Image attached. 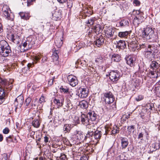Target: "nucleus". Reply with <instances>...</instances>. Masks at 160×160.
I'll use <instances>...</instances> for the list:
<instances>
[{
    "mask_svg": "<svg viewBox=\"0 0 160 160\" xmlns=\"http://www.w3.org/2000/svg\"><path fill=\"white\" fill-rule=\"evenodd\" d=\"M11 50L8 43L4 40L0 42V54L4 57L11 55Z\"/></svg>",
    "mask_w": 160,
    "mask_h": 160,
    "instance_id": "1",
    "label": "nucleus"
},
{
    "mask_svg": "<svg viewBox=\"0 0 160 160\" xmlns=\"http://www.w3.org/2000/svg\"><path fill=\"white\" fill-rule=\"evenodd\" d=\"M154 31L152 28L147 27L142 31L141 36L144 40H147L151 39L154 35Z\"/></svg>",
    "mask_w": 160,
    "mask_h": 160,
    "instance_id": "2",
    "label": "nucleus"
},
{
    "mask_svg": "<svg viewBox=\"0 0 160 160\" xmlns=\"http://www.w3.org/2000/svg\"><path fill=\"white\" fill-rule=\"evenodd\" d=\"M35 39L32 36L28 37L26 40L20 45L21 48L23 47L24 50H28L31 48L35 44Z\"/></svg>",
    "mask_w": 160,
    "mask_h": 160,
    "instance_id": "3",
    "label": "nucleus"
},
{
    "mask_svg": "<svg viewBox=\"0 0 160 160\" xmlns=\"http://www.w3.org/2000/svg\"><path fill=\"white\" fill-rule=\"evenodd\" d=\"M3 15L8 20L13 21L14 16L11 12L9 8L7 5H4L2 9Z\"/></svg>",
    "mask_w": 160,
    "mask_h": 160,
    "instance_id": "4",
    "label": "nucleus"
},
{
    "mask_svg": "<svg viewBox=\"0 0 160 160\" xmlns=\"http://www.w3.org/2000/svg\"><path fill=\"white\" fill-rule=\"evenodd\" d=\"M104 101L106 104H110L115 100L114 97L111 92H108L104 94Z\"/></svg>",
    "mask_w": 160,
    "mask_h": 160,
    "instance_id": "5",
    "label": "nucleus"
},
{
    "mask_svg": "<svg viewBox=\"0 0 160 160\" xmlns=\"http://www.w3.org/2000/svg\"><path fill=\"white\" fill-rule=\"evenodd\" d=\"M120 73L117 71H112L109 74L110 79L115 83L120 79Z\"/></svg>",
    "mask_w": 160,
    "mask_h": 160,
    "instance_id": "6",
    "label": "nucleus"
},
{
    "mask_svg": "<svg viewBox=\"0 0 160 160\" xmlns=\"http://www.w3.org/2000/svg\"><path fill=\"white\" fill-rule=\"evenodd\" d=\"M80 119L82 124L85 126L87 128H89L91 122L90 121L87 115L82 114L80 117Z\"/></svg>",
    "mask_w": 160,
    "mask_h": 160,
    "instance_id": "7",
    "label": "nucleus"
},
{
    "mask_svg": "<svg viewBox=\"0 0 160 160\" xmlns=\"http://www.w3.org/2000/svg\"><path fill=\"white\" fill-rule=\"evenodd\" d=\"M24 101V99L22 96L21 95L18 97L15 100L14 105L15 107V110L20 108L22 106Z\"/></svg>",
    "mask_w": 160,
    "mask_h": 160,
    "instance_id": "8",
    "label": "nucleus"
},
{
    "mask_svg": "<svg viewBox=\"0 0 160 160\" xmlns=\"http://www.w3.org/2000/svg\"><path fill=\"white\" fill-rule=\"evenodd\" d=\"M67 78L70 84L72 87H75L78 83V81L77 78L72 75H69Z\"/></svg>",
    "mask_w": 160,
    "mask_h": 160,
    "instance_id": "9",
    "label": "nucleus"
},
{
    "mask_svg": "<svg viewBox=\"0 0 160 160\" xmlns=\"http://www.w3.org/2000/svg\"><path fill=\"white\" fill-rule=\"evenodd\" d=\"M76 94L81 98H86L88 96V91L86 90L85 88H81L78 91V92Z\"/></svg>",
    "mask_w": 160,
    "mask_h": 160,
    "instance_id": "10",
    "label": "nucleus"
},
{
    "mask_svg": "<svg viewBox=\"0 0 160 160\" xmlns=\"http://www.w3.org/2000/svg\"><path fill=\"white\" fill-rule=\"evenodd\" d=\"M114 32V29L109 27L105 30V35L108 38L112 37L113 36Z\"/></svg>",
    "mask_w": 160,
    "mask_h": 160,
    "instance_id": "11",
    "label": "nucleus"
},
{
    "mask_svg": "<svg viewBox=\"0 0 160 160\" xmlns=\"http://www.w3.org/2000/svg\"><path fill=\"white\" fill-rule=\"evenodd\" d=\"M126 43L125 41L120 40L117 42L116 48L119 49H124L126 47Z\"/></svg>",
    "mask_w": 160,
    "mask_h": 160,
    "instance_id": "12",
    "label": "nucleus"
},
{
    "mask_svg": "<svg viewBox=\"0 0 160 160\" xmlns=\"http://www.w3.org/2000/svg\"><path fill=\"white\" fill-rule=\"evenodd\" d=\"M120 140L122 149H123L126 148L129 143L128 139L124 137H121Z\"/></svg>",
    "mask_w": 160,
    "mask_h": 160,
    "instance_id": "13",
    "label": "nucleus"
},
{
    "mask_svg": "<svg viewBox=\"0 0 160 160\" xmlns=\"http://www.w3.org/2000/svg\"><path fill=\"white\" fill-rule=\"evenodd\" d=\"M132 18H133V23L134 25H138L140 22H142L144 18L143 17L139 16H138L136 17Z\"/></svg>",
    "mask_w": 160,
    "mask_h": 160,
    "instance_id": "14",
    "label": "nucleus"
},
{
    "mask_svg": "<svg viewBox=\"0 0 160 160\" xmlns=\"http://www.w3.org/2000/svg\"><path fill=\"white\" fill-rule=\"evenodd\" d=\"M126 62L128 65L131 67H132L134 66L135 63V59L134 58L131 56H128L126 58Z\"/></svg>",
    "mask_w": 160,
    "mask_h": 160,
    "instance_id": "15",
    "label": "nucleus"
},
{
    "mask_svg": "<svg viewBox=\"0 0 160 160\" xmlns=\"http://www.w3.org/2000/svg\"><path fill=\"white\" fill-rule=\"evenodd\" d=\"M137 42V41L132 42L128 44V46L131 48V50L132 51H134L136 50H138L139 49Z\"/></svg>",
    "mask_w": 160,
    "mask_h": 160,
    "instance_id": "16",
    "label": "nucleus"
},
{
    "mask_svg": "<svg viewBox=\"0 0 160 160\" xmlns=\"http://www.w3.org/2000/svg\"><path fill=\"white\" fill-rule=\"evenodd\" d=\"M87 115L90 121H91V122L95 120L97 117V114L93 111L88 112Z\"/></svg>",
    "mask_w": 160,
    "mask_h": 160,
    "instance_id": "17",
    "label": "nucleus"
},
{
    "mask_svg": "<svg viewBox=\"0 0 160 160\" xmlns=\"http://www.w3.org/2000/svg\"><path fill=\"white\" fill-rule=\"evenodd\" d=\"M8 81L5 79H4L0 77V85L4 88H8Z\"/></svg>",
    "mask_w": 160,
    "mask_h": 160,
    "instance_id": "18",
    "label": "nucleus"
},
{
    "mask_svg": "<svg viewBox=\"0 0 160 160\" xmlns=\"http://www.w3.org/2000/svg\"><path fill=\"white\" fill-rule=\"evenodd\" d=\"M104 41V38L102 36H101L96 40L95 41V44L98 47H100L103 44Z\"/></svg>",
    "mask_w": 160,
    "mask_h": 160,
    "instance_id": "19",
    "label": "nucleus"
},
{
    "mask_svg": "<svg viewBox=\"0 0 160 160\" xmlns=\"http://www.w3.org/2000/svg\"><path fill=\"white\" fill-rule=\"evenodd\" d=\"M147 50L150 52H152V53L153 54L157 53V47L154 45H148L147 49Z\"/></svg>",
    "mask_w": 160,
    "mask_h": 160,
    "instance_id": "20",
    "label": "nucleus"
},
{
    "mask_svg": "<svg viewBox=\"0 0 160 160\" xmlns=\"http://www.w3.org/2000/svg\"><path fill=\"white\" fill-rule=\"evenodd\" d=\"M72 128V125L71 124H64L63 127V130L64 133L69 132Z\"/></svg>",
    "mask_w": 160,
    "mask_h": 160,
    "instance_id": "21",
    "label": "nucleus"
},
{
    "mask_svg": "<svg viewBox=\"0 0 160 160\" xmlns=\"http://www.w3.org/2000/svg\"><path fill=\"white\" fill-rule=\"evenodd\" d=\"M102 28L100 24H98L94 27V31L96 34H99L102 32Z\"/></svg>",
    "mask_w": 160,
    "mask_h": 160,
    "instance_id": "22",
    "label": "nucleus"
},
{
    "mask_svg": "<svg viewBox=\"0 0 160 160\" xmlns=\"http://www.w3.org/2000/svg\"><path fill=\"white\" fill-rule=\"evenodd\" d=\"M159 65L156 61H153L151 62L150 66L151 68L153 70H157L159 69Z\"/></svg>",
    "mask_w": 160,
    "mask_h": 160,
    "instance_id": "23",
    "label": "nucleus"
},
{
    "mask_svg": "<svg viewBox=\"0 0 160 160\" xmlns=\"http://www.w3.org/2000/svg\"><path fill=\"white\" fill-rule=\"evenodd\" d=\"M111 59L112 61L118 62L121 60V56L118 54H114L112 55Z\"/></svg>",
    "mask_w": 160,
    "mask_h": 160,
    "instance_id": "24",
    "label": "nucleus"
},
{
    "mask_svg": "<svg viewBox=\"0 0 160 160\" xmlns=\"http://www.w3.org/2000/svg\"><path fill=\"white\" fill-rule=\"evenodd\" d=\"M40 122L39 121V117H38V118L35 119L32 122V124L35 128H38L40 125Z\"/></svg>",
    "mask_w": 160,
    "mask_h": 160,
    "instance_id": "25",
    "label": "nucleus"
},
{
    "mask_svg": "<svg viewBox=\"0 0 160 160\" xmlns=\"http://www.w3.org/2000/svg\"><path fill=\"white\" fill-rule=\"evenodd\" d=\"M102 134L100 131L96 130L94 133L93 138L97 140H99L101 138Z\"/></svg>",
    "mask_w": 160,
    "mask_h": 160,
    "instance_id": "26",
    "label": "nucleus"
},
{
    "mask_svg": "<svg viewBox=\"0 0 160 160\" xmlns=\"http://www.w3.org/2000/svg\"><path fill=\"white\" fill-rule=\"evenodd\" d=\"M61 38V37L59 38H57V37H56L55 38L56 40L55 41V43L56 45L58 47H61L63 43Z\"/></svg>",
    "mask_w": 160,
    "mask_h": 160,
    "instance_id": "27",
    "label": "nucleus"
},
{
    "mask_svg": "<svg viewBox=\"0 0 160 160\" xmlns=\"http://www.w3.org/2000/svg\"><path fill=\"white\" fill-rule=\"evenodd\" d=\"M54 20H57V19H59L61 17V13L58 11H55L52 15Z\"/></svg>",
    "mask_w": 160,
    "mask_h": 160,
    "instance_id": "28",
    "label": "nucleus"
},
{
    "mask_svg": "<svg viewBox=\"0 0 160 160\" xmlns=\"http://www.w3.org/2000/svg\"><path fill=\"white\" fill-rule=\"evenodd\" d=\"M76 64L78 67H81V66L84 67L86 66V62L85 61H82L80 59H78L76 62Z\"/></svg>",
    "mask_w": 160,
    "mask_h": 160,
    "instance_id": "29",
    "label": "nucleus"
},
{
    "mask_svg": "<svg viewBox=\"0 0 160 160\" xmlns=\"http://www.w3.org/2000/svg\"><path fill=\"white\" fill-rule=\"evenodd\" d=\"M53 100L54 103L57 105L58 108L62 106L63 104L62 101H61L59 99L55 98Z\"/></svg>",
    "mask_w": 160,
    "mask_h": 160,
    "instance_id": "30",
    "label": "nucleus"
},
{
    "mask_svg": "<svg viewBox=\"0 0 160 160\" xmlns=\"http://www.w3.org/2000/svg\"><path fill=\"white\" fill-rule=\"evenodd\" d=\"M143 14V13L142 12H140L139 10H134L132 12V17H136L138 16H142Z\"/></svg>",
    "mask_w": 160,
    "mask_h": 160,
    "instance_id": "31",
    "label": "nucleus"
},
{
    "mask_svg": "<svg viewBox=\"0 0 160 160\" xmlns=\"http://www.w3.org/2000/svg\"><path fill=\"white\" fill-rule=\"evenodd\" d=\"M79 106L82 108L86 109L88 107V102L85 100H83L79 102Z\"/></svg>",
    "mask_w": 160,
    "mask_h": 160,
    "instance_id": "32",
    "label": "nucleus"
},
{
    "mask_svg": "<svg viewBox=\"0 0 160 160\" xmlns=\"http://www.w3.org/2000/svg\"><path fill=\"white\" fill-rule=\"evenodd\" d=\"M58 51L57 50L56 51L55 49L53 53L52 56V59L53 61H57L58 59L59 56L58 55Z\"/></svg>",
    "mask_w": 160,
    "mask_h": 160,
    "instance_id": "33",
    "label": "nucleus"
},
{
    "mask_svg": "<svg viewBox=\"0 0 160 160\" xmlns=\"http://www.w3.org/2000/svg\"><path fill=\"white\" fill-rule=\"evenodd\" d=\"M129 34L128 31L120 32L118 33V36L121 38H126Z\"/></svg>",
    "mask_w": 160,
    "mask_h": 160,
    "instance_id": "34",
    "label": "nucleus"
},
{
    "mask_svg": "<svg viewBox=\"0 0 160 160\" xmlns=\"http://www.w3.org/2000/svg\"><path fill=\"white\" fill-rule=\"evenodd\" d=\"M6 95L5 90L3 88L0 87V97L5 99V97Z\"/></svg>",
    "mask_w": 160,
    "mask_h": 160,
    "instance_id": "35",
    "label": "nucleus"
},
{
    "mask_svg": "<svg viewBox=\"0 0 160 160\" xmlns=\"http://www.w3.org/2000/svg\"><path fill=\"white\" fill-rule=\"evenodd\" d=\"M128 24L129 22L126 20H122L119 22V25L121 27H123L126 26H128Z\"/></svg>",
    "mask_w": 160,
    "mask_h": 160,
    "instance_id": "36",
    "label": "nucleus"
},
{
    "mask_svg": "<svg viewBox=\"0 0 160 160\" xmlns=\"http://www.w3.org/2000/svg\"><path fill=\"white\" fill-rule=\"evenodd\" d=\"M154 89L157 95L160 97V85H157L156 84Z\"/></svg>",
    "mask_w": 160,
    "mask_h": 160,
    "instance_id": "37",
    "label": "nucleus"
},
{
    "mask_svg": "<svg viewBox=\"0 0 160 160\" xmlns=\"http://www.w3.org/2000/svg\"><path fill=\"white\" fill-rule=\"evenodd\" d=\"M92 131H88V132L86 134V136H85V139H87L88 138H89L90 139L92 138V137H93V133L92 132Z\"/></svg>",
    "mask_w": 160,
    "mask_h": 160,
    "instance_id": "38",
    "label": "nucleus"
},
{
    "mask_svg": "<svg viewBox=\"0 0 160 160\" xmlns=\"http://www.w3.org/2000/svg\"><path fill=\"white\" fill-rule=\"evenodd\" d=\"M88 128V131L91 130V131H92V132L93 133L95 132V131L97 130V127L93 125H92L91 123H90L89 128Z\"/></svg>",
    "mask_w": 160,
    "mask_h": 160,
    "instance_id": "39",
    "label": "nucleus"
},
{
    "mask_svg": "<svg viewBox=\"0 0 160 160\" xmlns=\"http://www.w3.org/2000/svg\"><path fill=\"white\" fill-rule=\"evenodd\" d=\"M75 135L77 137V139H81V137H82V134L80 132L76 130L74 132Z\"/></svg>",
    "mask_w": 160,
    "mask_h": 160,
    "instance_id": "40",
    "label": "nucleus"
},
{
    "mask_svg": "<svg viewBox=\"0 0 160 160\" xmlns=\"http://www.w3.org/2000/svg\"><path fill=\"white\" fill-rule=\"evenodd\" d=\"M9 38L10 40L15 43L18 44L19 43L18 41L17 40V39H18V38H15V36L13 34H11V35L9 36Z\"/></svg>",
    "mask_w": 160,
    "mask_h": 160,
    "instance_id": "41",
    "label": "nucleus"
},
{
    "mask_svg": "<svg viewBox=\"0 0 160 160\" xmlns=\"http://www.w3.org/2000/svg\"><path fill=\"white\" fill-rule=\"evenodd\" d=\"M153 54L151 52L147 51L145 52V56L148 58H151L153 56Z\"/></svg>",
    "mask_w": 160,
    "mask_h": 160,
    "instance_id": "42",
    "label": "nucleus"
},
{
    "mask_svg": "<svg viewBox=\"0 0 160 160\" xmlns=\"http://www.w3.org/2000/svg\"><path fill=\"white\" fill-rule=\"evenodd\" d=\"M152 147L154 148L153 151L158 149L160 148L159 143L158 142H156L152 144Z\"/></svg>",
    "mask_w": 160,
    "mask_h": 160,
    "instance_id": "43",
    "label": "nucleus"
},
{
    "mask_svg": "<svg viewBox=\"0 0 160 160\" xmlns=\"http://www.w3.org/2000/svg\"><path fill=\"white\" fill-rule=\"evenodd\" d=\"M58 157L59 158V159L57 160H67L66 156L63 153H61L60 156Z\"/></svg>",
    "mask_w": 160,
    "mask_h": 160,
    "instance_id": "44",
    "label": "nucleus"
},
{
    "mask_svg": "<svg viewBox=\"0 0 160 160\" xmlns=\"http://www.w3.org/2000/svg\"><path fill=\"white\" fill-rule=\"evenodd\" d=\"M12 138H14V136L13 135H10L9 136L6 138V141L8 143H10L11 142H13Z\"/></svg>",
    "mask_w": 160,
    "mask_h": 160,
    "instance_id": "45",
    "label": "nucleus"
},
{
    "mask_svg": "<svg viewBox=\"0 0 160 160\" xmlns=\"http://www.w3.org/2000/svg\"><path fill=\"white\" fill-rule=\"evenodd\" d=\"M32 98L30 97H28L25 100L24 104H26V106H28L31 102Z\"/></svg>",
    "mask_w": 160,
    "mask_h": 160,
    "instance_id": "46",
    "label": "nucleus"
},
{
    "mask_svg": "<svg viewBox=\"0 0 160 160\" xmlns=\"http://www.w3.org/2000/svg\"><path fill=\"white\" fill-rule=\"evenodd\" d=\"M33 65L31 63H29L27 64V66L25 67H24L22 69V72H24L25 70L28 71L30 69V68L31 67V66Z\"/></svg>",
    "mask_w": 160,
    "mask_h": 160,
    "instance_id": "47",
    "label": "nucleus"
},
{
    "mask_svg": "<svg viewBox=\"0 0 160 160\" xmlns=\"http://www.w3.org/2000/svg\"><path fill=\"white\" fill-rule=\"evenodd\" d=\"M134 126L132 125L128 127L127 129L129 134L131 133L132 132L134 131Z\"/></svg>",
    "mask_w": 160,
    "mask_h": 160,
    "instance_id": "48",
    "label": "nucleus"
},
{
    "mask_svg": "<svg viewBox=\"0 0 160 160\" xmlns=\"http://www.w3.org/2000/svg\"><path fill=\"white\" fill-rule=\"evenodd\" d=\"M95 19L94 18H91L88 21L87 24L90 25H92L94 23Z\"/></svg>",
    "mask_w": 160,
    "mask_h": 160,
    "instance_id": "49",
    "label": "nucleus"
},
{
    "mask_svg": "<svg viewBox=\"0 0 160 160\" xmlns=\"http://www.w3.org/2000/svg\"><path fill=\"white\" fill-rule=\"evenodd\" d=\"M66 1H67V7L69 8L72 7L73 4L72 1L71 0H67Z\"/></svg>",
    "mask_w": 160,
    "mask_h": 160,
    "instance_id": "50",
    "label": "nucleus"
},
{
    "mask_svg": "<svg viewBox=\"0 0 160 160\" xmlns=\"http://www.w3.org/2000/svg\"><path fill=\"white\" fill-rule=\"evenodd\" d=\"M60 89L62 91V92H63L64 93H67L68 92L69 89L67 87H63L62 86L60 88Z\"/></svg>",
    "mask_w": 160,
    "mask_h": 160,
    "instance_id": "51",
    "label": "nucleus"
},
{
    "mask_svg": "<svg viewBox=\"0 0 160 160\" xmlns=\"http://www.w3.org/2000/svg\"><path fill=\"white\" fill-rule=\"evenodd\" d=\"M7 155L6 153H4L1 155L0 158V160H7Z\"/></svg>",
    "mask_w": 160,
    "mask_h": 160,
    "instance_id": "52",
    "label": "nucleus"
},
{
    "mask_svg": "<svg viewBox=\"0 0 160 160\" xmlns=\"http://www.w3.org/2000/svg\"><path fill=\"white\" fill-rule=\"evenodd\" d=\"M42 56V55H38L34 57V59H35L34 62L35 63H37L38 61L39 60L41 57Z\"/></svg>",
    "mask_w": 160,
    "mask_h": 160,
    "instance_id": "53",
    "label": "nucleus"
},
{
    "mask_svg": "<svg viewBox=\"0 0 160 160\" xmlns=\"http://www.w3.org/2000/svg\"><path fill=\"white\" fill-rule=\"evenodd\" d=\"M45 101L44 97L43 96H42L39 99V103L43 104Z\"/></svg>",
    "mask_w": 160,
    "mask_h": 160,
    "instance_id": "54",
    "label": "nucleus"
},
{
    "mask_svg": "<svg viewBox=\"0 0 160 160\" xmlns=\"http://www.w3.org/2000/svg\"><path fill=\"white\" fill-rule=\"evenodd\" d=\"M119 130L118 128L116 127L115 128H114L113 130H112V133L113 134H115L118 133Z\"/></svg>",
    "mask_w": 160,
    "mask_h": 160,
    "instance_id": "55",
    "label": "nucleus"
},
{
    "mask_svg": "<svg viewBox=\"0 0 160 160\" xmlns=\"http://www.w3.org/2000/svg\"><path fill=\"white\" fill-rule=\"evenodd\" d=\"M160 76V73L159 72L158 70H157V74H154V76H152L153 78H157Z\"/></svg>",
    "mask_w": 160,
    "mask_h": 160,
    "instance_id": "56",
    "label": "nucleus"
},
{
    "mask_svg": "<svg viewBox=\"0 0 160 160\" xmlns=\"http://www.w3.org/2000/svg\"><path fill=\"white\" fill-rule=\"evenodd\" d=\"M38 102L37 99H35L34 101H32V106L36 107L37 102Z\"/></svg>",
    "mask_w": 160,
    "mask_h": 160,
    "instance_id": "57",
    "label": "nucleus"
},
{
    "mask_svg": "<svg viewBox=\"0 0 160 160\" xmlns=\"http://www.w3.org/2000/svg\"><path fill=\"white\" fill-rule=\"evenodd\" d=\"M9 131L10 130L8 128H6L3 130L2 132L3 133L7 134L9 132Z\"/></svg>",
    "mask_w": 160,
    "mask_h": 160,
    "instance_id": "58",
    "label": "nucleus"
},
{
    "mask_svg": "<svg viewBox=\"0 0 160 160\" xmlns=\"http://www.w3.org/2000/svg\"><path fill=\"white\" fill-rule=\"evenodd\" d=\"M143 98V97L142 95H139L136 98V101H139L142 99Z\"/></svg>",
    "mask_w": 160,
    "mask_h": 160,
    "instance_id": "59",
    "label": "nucleus"
},
{
    "mask_svg": "<svg viewBox=\"0 0 160 160\" xmlns=\"http://www.w3.org/2000/svg\"><path fill=\"white\" fill-rule=\"evenodd\" d=\"M48 58L46 56H44L41 60V63H44L47 61Z\"/></svg>",
    "mask_w": 160,
    "mask_h": 160,
    "instance_id": "60",
    "label": "nucleus"
},
{
    "mask_svg": "<svg viewBox=\"0 0 160 160\" xmlns=\"http://www.w3.org/2000/svg\"><path fill=\"white\" fill-rule=\"evenodd\" d=\"M19 15L22 19H24V18L25 17V12H20L19 13Z\"/></svg>",
    "mask_w": 160,
    "mask_h": 160,
    "instance_id": "61",
    "label": "nucleus"
},
{
    "mask_svg": "<svg viewBox=\"0 0 160 160\" xmlns=\"http://www.w3.org/2000/svg\"><path fill=\"white\" fill-rule=\"evenodd\" d=\"M134 4H135L136 6H139L140 4V2L138 0H134L133 1Z\"/></svg>",
    "mask_w": 160,
    "mask_h": 160,
    "instance_id": "62",
    "label": "nucleus"
},
{
    "mask_svg": "<svg viewBox=\"0 0 160 160\" xmlns=\"http://www.w3.org/2000/svg\"><path fill=\"white\" fill-rule=\"evenodd\" d=\"M148 45L146 43H142V44H140L139 48H144L145 47L147 48L148 47Z\"/></svg>",
    "mask_w": 160,
    "mask_h": 160,
    "instance_id": "63",
    "label": "nucleus"
},
{
    "mask_svg": "<svg viewBox=\"0 0 160 160\" xmlns=\"http://www.w3.org/2000/svg\"><path fill=\"white\" fill-rule=\"evenodd\" d=\"M143 134L142 132L140 133L138 135V138L142 140H143Z\"/></svg>",
    "mask_w": 160,
    "mask_h": 160,
    "instance_id": "64",
    "label": "nucleus"
}]
</instances>
